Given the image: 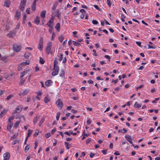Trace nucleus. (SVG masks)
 <instances>
[{
    "instance_id": "e433bc0d",
    "label": "nucleus",
    "mask_w": 160,
    "mask_h": 160,
    "mask_svg": "<svg viewBox=\"0 0 160 160\" xmlns=\"http://www.w3.org/2000/svg\"><path fill=\"white\" fill-rule=\"evenodd\" d=\"M56 13L58 15L57 17L58 18H60L61 15V13L60 12V11L58 10H57L56 11Z\"/></svg>"
},
{
    "instance_id": "052dcab7",
    "label": "nucleus",
    "mask_w": 160,
    "mask_h": 160,
    "mask_svg": "<svg viewBox=\"0 0 160 160\" xmlns=\"http://www.w3.org/2000/svg\"><path fill=\"white\" fill-rule=\"evenodd\" d=\"M118 82V79H116L115 80H112V82H114L115 84H116Z\"/></svg>"
},
{
    "instance_id": "f8f14e48",
    "label": "nucleus",
    "mask_w": 160,
    "mask_h": 160,
    "mask_svg": "<svg viewBox=\"0 0 160 160\" xmlns=\"http://www.w3.org/2000/svg\"><path fill=\"white\" fill-rule=\"evenodd\" d=\"M52 80H47V81H46V82H45V85L47 87H49L50 86H51V85H52Z\"/></svg>"
},
{
    "instance_id": "4d7b16f0",
    "label": "nucleus",
    "mask_w": 160,
    "mask_h": 160,
    "mask_svg": "<svg viewBox=\"0 0 160 160\" xmlns=\"http://www.w3.org/2000/svg\"><path fill=\"white\" fill-rule=\"evenodd\" d=\"M104 57L107 59H108L109 61H110V59L111 58L110 57L109 55H106L104 56Z\"/></svg>"
},
{
    "instance_id": "72a5a7b5",
    "label": "nucleus",
    "mask_w": 160,
    "mask_h": 160,
    "mask_svg": "<svg viewBox=\"0 0 160 160\" xmlns=\"http://www.w3.org/2000/svg\"><path fill=\"white\" fill-rule=\"evenodd\" d=\"M19 140H18L16 139V140H14V141H13L12 142V144L13 145H15L16 143H19Z\"/></svg>"
},
{
    "instance_id": "e2e57ef3",
    "label": "nucleus",
    "mask_w": 160,
    "mask_h": 160,
    "mask_svg": "<svg viewBox=\"0 0 160 160\" xmlns=\"http://www.w3.org/2000/svg\"><path fill=\"white\" fill-rule=\"evenodd\" d=\"M56 128H54L52 130V131H51V133L52 134H53L55 133V132H56Z\"/></svg>"
},
{
    "instance_id": "ddd939ff",
    "label": "nucleus",
    "mask_w": 160,
    "mask_h": 160,
    "mask_svg": "<svg viewBox=\"0 0 160 160\" xmlns=\"http://www.w3.org/2000/svg\"><path fill=\"white\" fill-rule=\"evenodd\" d=\"M7 110L4 109L0 113V118H1L7 112Z\"/></svg>"
},
{
    "instance_id": "a878e982",
    "label": "nucleus",
    "mask_w": 160,
    "mask_h": 160,
    "mask_svg": "<svg viewBox=\"0 0 160 160\" xmlns=\"http://www.w3.org/2000/svg\"><path fill=\"white\" fill-rule=\"evenodd\" d=\"M54 68H56L57 67H58L57 65L58 64V62L57 60V59L56 58L55 60L54 61Z\"/></svg>"
},
{
    "instance_id": "13d9d810",
    "label": "nucleus",
    "mask_w": 160,
    "mask_h": 160,
    "mask_svg": "<svg viewBox=\"0 0 160 160\" xmlns=\"http://www.w3.org/2000/svg\"><path fill=\"white\" fill-rule=\"evenodd\" d=\"M49 32L50 33H52V29H53V26H51V27H49Z\"/></svg>"
},
{
    "instance_id": "6ab92c4d",
    "label": "nucleus",
    "mask_w": 160,
    "mask_h": 160,
    "mask_svg": "<svg viewBox=\"0 0 160 160\" xmlns=\"http://www.w3.org/2000/svg\"><path fill=\"white\" fill-rule=\"evenodd\" d=\"M28 72V70L25 71L22 73H21L20 76V78H22Z\"/></svg>"
},
{
    "instance_id": "3c124183",
    "label": "nucleus",
    "mask_w": 160,
    "mask_h": 160,
    "mask_svg": "<svg viewBox=\"0 0 160 160\" xmlns=\"http://www.w3.org/2000/svg\"><path fill=\"white\" fill-rule=\"evenodd\" d=\"M29 148L28 145L26 146L25 148V152L27 151L29 149Z\"/></svg>"
},
{
    "instance_id": "4468645a",
    "label": "nucleus",
    "mask_w": 160,
    "mask_h": 160,
    "mask_svg": "<svg viewBox=\"0 0 160 160\" xmlns=\"http://www.w3.org/2000/svg\"><path fill=\"white\" fill-rule=\"evenodd\" d=\"M10 5V2L8 0H5L4 6L8 8Z\"/></svg>"
},
{
    "instance_id": "a19ab883",
    "label": "nucleus",
    "mask_w": 160,
    "mask_h": 160,
    "mask_svg": "<svg viewBox=\"0 0 160 160\" xmlns=\"http://www.w3.org/2000/svg\"><path fill=\"white\" fill-rule=\"evenodd\" d=\"M45 120V119L44 118H42L41 119L40 122H39V126H40L44 122V121Z\"/></svg>"
},
{
    "instance_id": "8fccbe9b",
    "label": "nucleus",
    "mask_w": 160,
    "mask_h": 160,
    "mask_svg": "<svg viewBox=\"0 0 160 160\" xmlns=\"http://www.w3.org/2000/svg\"><path fill=\"white\" fill-rule=\"evenodd\" d=\"M92 23L94 25H97L98 23V22L96 20H93L92 21Z\"/></svg>"
},
{
    "instance_id": "69168bd1",
    "label": "nucleus",
    "mask_w": 160,
    "mask_h": 160,
    "mask_svg": "<svg viewBox=\"0 0 160 160\" xmlns=\"http://www.w3.org/2000/svg\"><path fill=\"white\" fill-rule=\"evenodd\" d=\"M107 3L108 5L110 7L111 6V2L110 0H107Z\"/></svg>"
},
{
    "instance_id": "393cba45",
    "label": "nucleus",
    "mask_w": 160,
    "mask_h": 160,
    "mask_svg": "<svg viewBox=\"0 0 160 160\" xmlns=\"http://www.w3.org/2000/svg\"><path fill=\"white\" fill-rule=\"evenodd\" d=\"M60 25L59 23H57L56 26H55V28L57 29L58 31H59L60 30Z\"/></svg>"
},
{
    "instance_id": "0eeeda50",
    "label": "nucleus",
    "mask_w": 160,
    "mask_h": 160,
    "mask_svg": "<svg viewBox=\"0 0 160 160\" xmlns=\"http://www.w3.org/2000/svg\"><path fill=\"white\" fill-rule=\"evenodd\" d=\"M125 138L127 140L130 142L131 144H132V146H133L134 145L133 144V142H132V139L133 138H132L131 136L129 135H126L125 136Z\"/></svg>"
},
{
    "instance_id": "774afa93",
    "label": "nucleus",
    "mask_w": 160,
    "mask_h": 160,
    "mask_svg": "<svg viewBox=\"0 0 160 160\" xmlns=\"http://www.w3.org/2000/svg\"><path fill=\"white\" fill-rule=\"evenodd\" d=\"M91 122V121L90 119H88L87 121V123L88 125H89Z\"/></svg>"
},
{
    "instance_id": "a18cd8bd",
    "label": "nucleus",
    "mask_w": 160,
    "mask_h": 160,
    "mask_svg": "<svg viewBox=\"0 0 160 160\" xmlns=\"http://www.w3.org/2000/svg\"><path fill=\"white\" fill-rule=\"evenodd\" d=\"M63 58V54L62 53H60V56L59 57V58L58 59L60 61H61L62 60Z\"/></svg>"
},
{
    "instance_id": "4c0bfd02",
    "label": "nucleus",
    "mask_w": 160,
    "mask_h": 160,
    "mask_svg": "<svg viewBox=\"0 0 160 160\" xmlns=\"http://www.w3.org/2000/svg\"><path fill=\"white\" fill-rule=\"evenodd\" d=\"M14 117L13 116H12L10 117H9L8 119V121L10 123L11 121L14 119Z\"/></svg>"
},
{
    "instance_id": "5701e85b",
    "label": "nucleus",
    "mask_w": 160,
    "mask_h": 160,
    "mask_svg": "<svg viewBox=\"0 0 160 160\" xmlns=\"http://www.w3.org/2000/svg\"><path fill=\"white\" fill-rule=\"evenodd\" d=\"M44 101L45 103H47L50 101V99L48 96H46L44 98Z\"/></svg>"
},
{
    "instance_id": "6e6d98bb",
    "label": "nucleus",
    "mask_w": 160,
    "mask_h": 160,
    "mask_svg": "<svg viewBox=\"0 0 160 160\" xmlns=\"http://www.w3.org/2000/svg\"><path fill=\"white\" fill-rule=\"evenodd\" d=\"M26 16L25 14L24 15L23 18V22L24 23L25 22V21L26 19Z\"/></svg>"
},
{
    "instance_id": "f3484780",
    "label": "nucleus",
    "mask_w": 160,
    "mask_h": 160,
    "mask_svg": "<svg viewBox=\"0 0 160 160\" xmlns=\"http://www.w3.org/2000/svg\"><path fill=\"white\" fill-rule=\"evenodd\" d=\"M13 124L11 123H8L7 126V130L8 131H10Z\"/></svg>"
},
{
    "instance_id": "a211bd4d",
    "label": "nucleus",
    "mask_w": 160,
    "mask_h": 160,
    "mask_svg": "<svg viewBox=\"0 0 160 160\" xmlns=\"http://www.w3.org/2000/svg\"><path fill=\"white\" fill-rule=\"evenodd\" d=\"M40 20L38 16H36L34 21V22L37 25H38L39 23Z\"/></svg>"
},
{
    "instance_id": "aec40b11",
    "label": "nucleus",
    "mask_w": 160,
    "mask_h": 160,
    "mask_svg": "<svg viewBox=\"0 0 160 160\" xmlns=\"http://www.w3.org/2000/svg\"><path fill=\"white\" fill-rule=\"evenodd\" d=\"M46 11L45 10L42 11L40 13V16L41 17L44 18L45 17Z\"/></svg>"
},
{
    "instance_id": "bf43d9fd",
    "label": "nucleus",
    "mask_w": 160,
    "mask_h": 160,
    "mask_svg": "<svg viewBox=\"0 0 160 160\" xmlns=\"http://www.w3.org/2000/svg\"><path fill=\"white\" fill-rule=\"evenodd\" d=\"M50 136V133H47L45 135V137L47 138H49Z\"/></svg>"
},
{
    "instance_id": "f704fd0d",
    "label": "nucleus",
    "mask_w": 160,
    "mask_h": 160,
    "mask_svg": "<svg viewBox=\"0 0 160 160\" xmlns=\"http://www.w3.org/2000/svg\"><path fill=\"white\" fill-rule=\"evenodd\" d=\"M45 61L44 60V59L42 58H40L39 59V62L40 63L42 64H43L45 63Z\"/></svg>"
},
{
    "instance_id": "09e8293b",
    "label": "nucleus",
    "mask_w": 160,
    "mask_h": 160,
    "mask_svg": "<svg viewBox=\"0 0 160 160\" xmlns=\"http://www.w3.org/2000/svg\"><path fill=\"white\" fill-rule=\"evenodd\" d=\"M128 130L126 129L123 128L122 130V132L123 133H126L127 132Z\"/></svg>"
},
{
    "instance_id": "39448f33",
    "label": "nucleus",
    "mask_w": 160,
    "mask_h": 160,
    "mask_svg": "<svg viewBox=\"0 0 160 160\" xmlns=\"http://www.w3.org/2000/svg\"><path fill=\"white\" fill-rule=\"evenodd\" d=\"M56 103L59 109L60 110L61 109L63 106V104L61 100L60 99H58L56 101Z\"/></svg>"
},
{
    "instance_id": "680f3d73",
    "label": "nucleus",
    "mask_w": 160,
    "mask_h": 160,
    "mask_svg": "<svg viewBox=\"0 0 160 160\" xmlns=\"http://www.w3.org/2000/svg\"><path fill=\"white\" fill-rule=\"evenodd\" d=\"M114 154L116 156L119 155L120 154L119 153V151H116L114 153Z\"/></svg>"
},
{
    "instance_id": "864d4df0",
    "label": "nucleus",
    "mask_w": 160,
    "mask_h": 160,
    "mask_svg": "<svg viewBox=\"0 0 160 160\" xmlns=\"http://www.w3.org/2000/svg\"><path fill=\"white\" fill-rule=\"evenodd\" d=\"M18 136V134L17 133H15L13 135V136L11 138V139H12V138H14L17 137Z\"/></svg>"
},
{
    "instance_id": "dca6fc26",
    "label": "nucleus",
    "mask_w": 160,
    "mask_h": 160,
    "mask_svg": "<svg viewBox=\"0 0 160 160\" xmlns=\"http://www.w3.org/2000/svg\"><path fill=\"white\" fill-rule=\"evenodd\" d=\"M65 145L67 149H69L71 147V144L66 142H64Z\"/></svg>"
},
{
    "instance_id": "79ce46f5",
    "label": "nucleus",
    "mask_w": 160,
    "mask_h": 160,
    "mask_svg": "<svg viewBox=\"0 0 160 160\" xmlns=\"http://www.w3.org/2000/svg\"><path fill=\"white\" fill-rule=\"evenodd\" d=\"M25 80H26V79H21L20 81L19 84L20 85V84L22 85V84H23L24 83V82H25Z\"/></svg>"
},
{
    "instance_id": "0e129e2a",
    "label": "nucleus",
    "mask_w": 160,
    "mask_h": 160,
    "mask_svg": "<svg viewBox=\"0 0 160 160\" xmlns=\"http://www.w3.org/2000/svg\"><path fill=\"white\" fill-rule=\"evenodd\" d=\"M95 155V154L93 153L92 152H91L90 154V157L91 158H92Z\"/></svg>"
},
{
    "instance_id": "7c9ffc66",
    "label": "nucleus",
    "mask_w": 160,
    "mask_h": 160,
    "mask_svg": "<svg viewBox=\"0 0 160 160\" xmlns=\"http://www.w3.org/2000/svg\"><path fill=\"white\" fill-rule=\"evenodd\" d=\"M30 56V53L28 52H26L24 54V57L25 58H28Z\"/></svg>"
},
{
    "instance_id": "4be33fe9",
    "label": "nucleus",
    "mask_w": 160,
    "mask_h": 160,
    "mask_svg": "<svg viewBox=\"0 0 160 160\" xmlns=\"http://www.w3.org/2000/svg\"><path fill=\"white\" fill-rule=\"evenodd\" d=\"M40 118L39 116H37L35 117L33 120V122L34 123V124H35L37 122L38 119H39Z\"/></svg>"
},
{
    "instance_id": "1a4fd4ad",
    "label": "nucleus",
    "mask_w": 160,
    "mask_h": 160,
    "mask_svg": "<svg viewBox=\"0 0 160 160\" xmlns=\"http://www.w3.org/2000/svg\"><path fill=\"white\" fill-rule=\"evenodd\" d=\"M3 160H8L10 157V154L8 152H6L3 155Z\"/></svg>"
},
{
    "instance_id": "bb28decb",
    "label": "nucleus",
    "mask_w": 160,
    "mask_h": 160,
    "mask_svg": "<svg viewBox=\"0 0 160 160\" xmlns=\"http://www.w3.org/2000/svg\"><path fill=\"white\" fill-rule=\"evenodd\" d=\"M141 106V104H138L137 102H136L134 105V107L136 108H139Z\"/></svg>"
},
{
    "instance_id": "ea45409f",
    "label": "nucleus",
    "mask_w": 160,
    "mask_h": 160,
    "mask_svg": "<svg viewBox=\"0 0 160 160\" xmlns=\"http://www.w3.org/2000/svg\"><path fill=\"white\" fill-rule=\"evenodd\" d=\"M61 77H63L64 75V71L62 69V70H61V72H60V73L59 75Z\"/></svg>"
},
{
    "instance_id": "c9c22d12",
    "label": "nucleus",
    "mask_w": 160,
    "mask_h": 160,
    "mask_svg": "<svg viewBox=\"0 0 160 160\" xmlns=\"http://www.w3.org/2000/svg\"><path fill=\"white\" fill-rule=\"evenodd\" d=\"M58 3L57 2H56L55 3V4L53 5L52 8V10H54L56 8L57 6L58 5Z\"/></svg>"
},
{
    "instance_id": "423d86ee",
    "label": "nucleus",
    "mask_w": 160,
    "mask_h": 160,
    "mask_svg": "<svg viewBox=\"0 0 160 160\" xmlns=\"http://www.w3.org/2000/svg\"><path fill=\"white\" fill-rule=\"evenodd\" d=\"M54 22V17H52L48 21V22L46 24V25L49 27H51L53 26L52 24H53Z\"/></svg>"
},
{
    "instance_id": "9d476101",
    "label": "nucleus",
    "mask_w": 160,
    "mask_h": 160,
    "mask_svg": "<svg viewBox=\"0 0 160 160\" xmlns=\"http://www.w3.org/2000/svg\"><path fill=\"white\" fill-rule=\"evenodd\" d=\"M55 70L52 73V75L53 76H55L57 75L58 73V71L59 69V67H57L56 68H54Z\"/></svg>"
},
{
    "instance_id": "9b49d317",
    "label": "nucleus",
    "mask_w": 160,
    "mask_h": 160,
    "mask_svg": "<svg viewBox=\"0 0 160 160\" xmlns=\"http://www.w3.org/2000/svg\"><path fill=\"white\" fill-rule=\"evenodd\" d=\"M15 35V32L14 31H12L8 33L7 34V36L9 37L12 38Z\"/></svg>"
},
{
    "instance_id": "412c9836",
    "label": "nucleus",
    "mask_w": 160,
    "mask_h": 160,
    "mask_svg": "<svg viewBox=\"0 0 160 160\" xmlns=\"http://www.w3.org/2000/svg\"><path fill=\"white\" fill-rule=\"evenodd\" d=\"M64 37L62 34L61 35L58 37V39L60 42H62L64 39Z\"/></svg>"
},
{
    "instance_id": "b1692460",
    "label": "nucleus",
    "mask_w": 160,
    "mask_h": 160,
    "mask_svg": "<svg viewBox=\"0 0 160 160\" xmlns=\"http://www.w3.org/2000/svg\"><path fill=\"white\" fill-rule=\"evenodd\" d=\"M21 15V13L20 12L16 11V12L15 17L17 18L18 19L20 18Z\"/></svg>"
},
{
    "instance_id": "c756f323",
    "label": "nucleus",
    "mask_w": 160,
    "mask_h": 160,
    "mask_svg": "<svg viewBox=\"0 0 160 160\" xmlns=\"http://www.w3.org/2000/svg\"><path fill=\"white\" fill-rule=\"evenodd\" d=\"M20 121H17L14 124V127L15 128H17L18 126Z\"/></svg>"
},
{
    "instance_id": "f03ea898",
    "label": "nucleus",
    "mask_w": 160,
    "mask_h": 160,
    "mask_svg": "<svg viewBox=\"0 0 160 160\" xmlns=\"http://www.w3.org/2000/svg\"><path fill=\"white\" fill-rule=\"evenodd\" d=\"M22 48L21 46L18 45L17 44H15L13 45V49L14 51L16 52H19Z\"/></svg>"
},
{
    "instance_id": "7ed1b4c3",
    "label": "nucleus",
    "mask_w": 160,
    "mask_h": 160,
    "mask_svg": "<svg viewBox=\"0 0 160 160\" xmlns=\"http://www.w3.org/2000/svg\"><path fill=\"white\" fill-rule=\"evenodd\" d=\"M43 38L42 37H41L39 41L38 47V49L41 51L42 50L43 47Z\"/></svg>"
},
{
    "instance_id": "5fc2aeb1",
    "label": "nucleus",
    "mask_w": 160,
    "mask_h": 160,
    "mask_svg": "<svg viewBox=\"0 0 160 160\" xmlns=\"http://www.w3.org/2000/svg\"><path fill=\"white\" fill-rule=\"evenodd\" d=\"M125 18V16L123 14H122V15H121V20H122V21L123 22H124L125 21V20L124 19Z\"/></svg>"
},
{
    "instance_id": "f257e3e1",
    "label": "nucleus",
    "mask_w": 160,
    "mask_h": 160,
    "mask_svg": "<svg viewBox=\"0 0 160 160\" xmlns=\"http://www.w3.org/2000/svg\"><path fill=\"white\" fill-rule=\"evenodd\" d=\"M26 3V1L25 0H22L20 3L19 9L22 11L24 10V7Z\"/></svg>"
},
{
    "instance_id": "de8ad7c7",
    "label": "nucleus",
    "mask_w": 160,
    "mask_h": 160,
    "mask_svg": "<svg viewBox=\"0 0 160 160\" xmlns=\"http://www.w3.org/2000/svg\"><path fill=\"white\" fill-rule=\"evenodd\" d=\"M94 7L96 9H97V10H98L99 11H100V10H101V9L97 5H94Z\"/></svg>"
},
{
    "instance_id": "49530a36",
    "label": "nucleus",
    "mask_w": 160,
    "mask_h": 160,
    "mask_svg": "<svg viewBox=\"0 0 160 160\" xmlns=\"http://www.w3.org/2000/svg\"><path fill=\"white\" fill-rule=\"evenodd\" d=\"M56 36V34L54 32L52 33L51 40H53Z\"/></svg>"
},
{
    "instance_id": "c85d7f7f",
    "label": "nucleus",
    "mask_w": 160,
    "mask_h": 160,
    "mask_svg": "<svg viewBox=\"0 0 160 160\" xmlns=\"http://www.w3.org/2000/svg\"><path fill=\"white\" fill-rule=\"evenodd\" d=\"M32 132V130L29 129H28L27 136V138H28L30 136Z\"/></svg>"
},
{
    "instance_id": "603ef678",
    "label": "nucleus",
    "mask_w": 160,
    "mask_h": 160,
    "mask_svg": "<svg viewBox=\"0 0 160 160\" xmlns=\"http://www.w3.org/2000/svg\"><path fill=\"white\" fill-rule=\"evenodd\" d=\"M91 140V138H88V139H87L86 141V144H88L90 142Z\"/></svg>"
},
{
    "instance_id": "c03bdc74",
    "label": "nucleus",
    "mask_w": 160,
    "mask_h": 160,
    "mask_svg": "<svg viewBox=\"0 0 160 160\" xmlns=\"http://www.w3.org/2000/svg\"><path fill=\"white\" fill-rule=\"evenodd\" d=\"M22 66H21V65H18V71H20L22 70Z\"/></svg>"
},
{
    "instance_id": "2f4dec72",
    "label": "nucleus",
    "mask_w": 160,
    "mask_h": 160,
    "mask_svg": "<svg viewBox=\"0 0 160 160\" xmlns=\"http://www.w3.org/2000/svg\"><path fill=\"white\" fill-rule=\"evenodd\" d=\"M29 91L26 89L22 93V94L23 96L26 95L28 92Z\"/></svg>"
},
{
    "instance_id": "338daca9",
    "label": "nucleus",
    "mask_w": 160,
    "mask_h": 160,
    "mask_svg": "<svg viewBox=\"0 0 160 160\" xmlns=\"http://www.w3.org/2000/svg\"><path fill=\"white\" fill-rule=\"evenodd\" d=\"M136 43L139 47H141V43L140 42H136Z\"/></svg>"
},
{
    "instance_id": "473e14b6",
    "label": "nucleus",
    "mask_w": 160,
    "mask_h": 160,
    "mask_svg": "<svg viewBox=\"0 0 160 160\" xmlns=\"http://www.w3.org/2000/svg\"><path fill=\"white\" fill-rule=\"evenodd\" d=\"M73 44L75 46H78L79 47L81 45L80 43L75 41H72Z\"/></svg>"
},
{
    "instance_id": "6e6552de",
    "label": "nucleus",
    "mask_w": 160,
    "mask_h": 160,
    "mask_svg": "<svg viewBox=\"0 0 160 160\" xmlns=\"http://www.w3.org/2000/svg\"><path fill=\"white\" fill-rule=\"evenodd\" d=\"M22 109V108L21 106H18L12 112L13 114H15L17 113H19L21 112Z\"/></svg>"
},
{
    "instance_id": "2eb2a0df",
    "label": "nucleus",
    "mask_w": 160,
    "mask_h": 160,
    "mask_svg": "<svg viewBox=\"0 0 160 160\" xmlns=\"http://www.w3.org/2000/svg\"><path fill=\"white\" fill-rule=\"evenodd\" d=\"M36 2H33L31 7L33 11H34L36 10Z\"/></svg>"
},
{
    "instance_id": "cd10ccee",
    "label": "nucleus",
    "mask_w": 160,
    "mask_h": 160,
    "mask_svg": "<svg viewBox=\"0 0 160 160\" xmlns=\"http://www.w3.org/2000/svg\"><path fill=\"white\" fill-rule=\"evenodd\" d=\"M29 62H22L20 63V65L21 66L23 67L24 66H26L27 65H29Z\"/></svg>"
},
{
    "instance_id": "37998d69",
    "label": "nucleus",
    "mask_w": 160,
    "mask_h": 160,
    "mask_svg": "<svg viewBox=\"0 0 160 160\" xmlns=\"http://www.w3.org/2000/svg\"><path fill=\"white\" fill-rule=\"evenodd\" d=\"M39 131L38 130H36L34 134V136L35 137H36L38 134Z\"/></svg>"
},
{
    "instance_id": "58836bf2",
    "label": "nucleus",
    "mask_w": 160,
    "mask_h": 160,
    "mask_svg": "<svg viewBox=\"0 0 160 160\" xmlns=\"http://www.w3.org/2000/svg\"><path fill=\"white\" fill-rule=\"evenodd\" d=\"M60 112H58L57 113V116H56V119H57V121L59 119V118L60 117Z\"/></svg>"
},
{
    "instance_id": "20e7f679",
    "label": "nucleus",
    "mask_w": 160,
    "mask_h": 160,
    "mask_svg": "<svg viewBox=\"0 0 160 160\" xmlns=\"http://www.w3.org/2000/svg\"><path fill=\"white\" fill-rule=\"evenodd\" d=\"M52 46V44L51 42H49L47 44L46 48V52L47 54H48L51 50Z\"/></svg>"
}]
</instances>
